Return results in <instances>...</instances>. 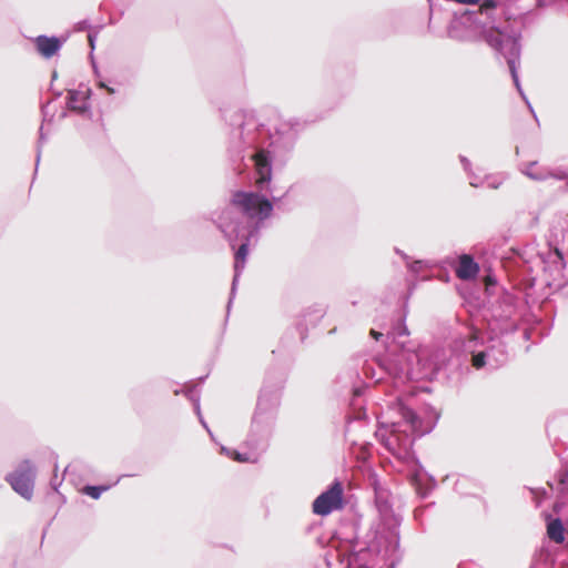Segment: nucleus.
Instances as JSON below:
<instances>
[{
  "instance_id": "nucleus-1",
  "label": "nucleus",
  "mask_w": 568,
  "mask_h": 568,
  "mask_svg": "<svg viewBox=\"0 0 568 568\" xmlns=\"http://www.w3.org/2000/svg\"><path fill=\"white\" fill-rule=\"evenodd\" d=\"M396 298L399 311L390 328L386 334L372 329L371 335L376 341L384 338L386 351L378 359V366L397 388L407 383L433 381L439 375L453 379L462 361L468 362L477 371H495L509 358L505 337L517 335L524 341L538 343L550 332V327L540 321L534 325L521 324L518 298L499 286L496 277L489 275L481 310L486 329L473 328L467 338L456 344L455 349H416L408 341L407 296L400 292Z\"/></svg>"
},
{
  "instance_id": "nucleus-2",
  "label": "nucleus",
  "mask_w": 568,
  "mask_h": 568,
  "mask_svg": "<svg viewBox=\"0 0 568 568\" xmlns=\"http://www.w3.org/2000/svg\"><path fill=\"white\" fill-rule=\"evenodd\" d=\"M226 126V151L237 174L255 172L260 191H271L273 168H283L295 145L300 123L290 120L265 123L254 110L227 106L221 109Z\"/></svg>"
},
{
  "instance_id": "nucleus-3",
  "label": "nucleus",
  "mask_w": 568,
  "mask_h": 568,
  "mask_svg": "<svg viewBox=\"0 0 568 568\" xmlns=\"http://www.w3.org/2000/svg\"><path fill=\"white\" fill-rule=\"evenodd\" d=\"M517 0H484L478 10L454 12L447 28L449 38L458 41H485L501 55L508 65L514 85L528 105L536 121L537 115L520 84L518 65L521 55L523 12H510Z\"/></svg>"
},
{
  "instance_id": "nucleus-4",
  "label": "nucleus",
  "mask_w": 568,
  "mask_h": 568,
  "mask_svg": "<svg viewBox=\"0 0 568 568\" xmlns=\"http://www.w3.org/2000/svg\"><path fill=\"white\" fill-rule=\"evenodd\" d=\"M272 194V200L266 195L256 192L236 191L232 195L231 205L219 216L217 227L227 240L234 252V276L227 302V313L235 295L236 285L242 271L245 267L246 258L252 243H256L264 222L271 216L274 204L286 196Z\"/></svg>"
},
{
  "instance_id": "nucleus-5",
  "label": "nucleus",
  "mask_w": 568,
  "mask_h": 568,
  "mask_svg": "<svg viewBox=\"0 0 568 568\" xmlns=\"http://www.w3.org/2000/svg\"><path fill=\"white\" fill-rule=\"evenodd\" d=\"M388 409L398 419L379 422L375 435L389 453L407 466L412 484L417 494L425 498L436 486V480L425 471L413 447L416 438L429 433L433 427H424L423 419L402 396L390 400Z\"/></svg>"
},
{
  "instance_id": "nucleus-6",
  "label": "nucleus",
  "mask_w": 568,
  "mask_h": 568,
  "mask_svg": "<svg viewBox=\"0 0 568 568\" xmlns=\"http://www.w3.org/2000/svg\"><path fill=\"white\" fill-rule=\"evenodd\" d=\"M285 381L283 373L273 369L266 373L244 440L247 449L257 453H265L268 449L278 418Z\"/></svg>"
},
{
  "instance_id": "nucleus-7",
  "label": "nucleus",
  "mask_w": 568,
  "mask_h": 568,
  "mask_svg": "<svg viewBox=\"0 0 568 568\" xmlns=\"http://www.w3.org/2000/svg\"><path fill=\"white\" fill-rule=\"evenodd\" d=\"M367 541H359L358 538L352 544V552L348 558V568H377L378 555L382 548V540H385V535L378 538L377 532L368 536ZM385 542V547L387 542Z\"/></svg>"
},
{
  "instance_id": "nucleus-8",
  "label": "nucleus",
  "mask_w": 568,
  "mask_h": 568,
  "mask_svg": "<svg viewBox=\"0 0 568 568\" xmlns=\"http://www.w3.org/2000/svg\"><path fill=\"white\" fill-rule=\"evenodd\" d=\"M375 506L383 520L386 551L395 552L399 548L400 519L393 514L392 505L384 491L375 488Z\"/></svg>"
},
{
  "instance_id": "nucleus-9",
  "label": "nucleus",
  "mask_w": 568,
  "mask_h": 568,
  "mask_svg": "<svg viewBox=\"0 0 568 568\" xmlns=\"http://www.w3.org/2000/svg\"><path fill=\"white\" fill-rule=\"evenodd\" d=\"M323 305H313L306 308L298 322L286 329L281 338V345L284 348L293 347L297 342L303 344L307 338L308 326L315 327L325 315Z\"/></svg>"
},
{
  "instance_id": "nucleus-10",
  "label": "nucleus",
  "mask_w": 568,
  "mask_h": 568,
  "mask_svg": "<svg viewBox=\"0 0 568 568\" xmlns=\"http://www.w3.org/2000/svg\"><path fill=\"white\" fill-rule=\"evenodd\" d=\"M11 488L27 500L33 496L36 467L31 460H22L17 468L6 476Z\"/></svg>"
},
{
  "instance_id": "nucleus-11",
  "label": "nucleus",
  "mask_w": 568,
  "mask_h": 568,
  "mask_svg": "<svg viewBox=\"0 0 568 568\" xmlns=\"http://www.w3.org/2000/svg\"><path fill=\"white\" fill-rule=\"evenodd\" d=\"M343 493V485L338 480H334L326 490L314 499L313 513L318 516H327L332 511L341 509L344 505Z\"/></svg>"
},
{
  "instance_id": "nucleus-12",
  "label": "nucleus",
  "mask_w": 568,
  "mask_h": 568,
  "mask_svg": "<svg viewBox=\"0 0 568 568\" xmlns=\"http://www.w3.org/2000/svg\"><path fill=\"white\" fill-rule=\"evenodd\" d=\"M92 90L89 87L80 85L79 89H70L67 91V108L80 115H90L91 105L90 98Z\"/></svg>"
},
{
  "instance_id": "nucleus-13",
  "label": "nucleus",
  "mask_w": 568,
  "mask_h": 568,
  "mask_svg": "<svg viewBox=\"0 0 568 568\" xmlns=\"http://www.w3.org/2000/svg\"><path fill=\"white\" fill-rule=\"evenodd\" d=\"M65 38L40 34L33 39L37 52L44 59L54 57L62 48Z\"/></svg>"
},
{
  "instance_id": "nucleus-14",
  "label": "nucleus",
  "mask_w": 568,
  "mask_h": 568,
  "mask_svg": "<svg viewBox=\"0 0 568 568\" xmlns=\"http://www.w3.org/2000/svg\"><path fill=\"white\" fill-rule=\"evenodd\" d=\"M455 271L459 280L471 281L478 276L480 267L473 256L463 254L458 258Z\"/></svg>"
},
{
  "instance_id": "nucleus-15",
  "label": "nucleus",
  "mask_w": 568,
  "mask_h": 568,
  "mask_svg": "<svg viewBox=\"0 0 568 568\" xmlns=\"http://www.w3.org/2000/svg\"><path fill=\"white\" fill-rule=\"evenodd\" d=\"M556 489L558 493L556 508L560 506H568V466H565L557 471Z\"/></svg>"
},
{
  "instance_id": "nucleus-16",
  "label": "nucleus",
  "mask_w": 568,
  "mask_h": 568,
  "mask_svg": "<svg viewBox=\"0 0 568 568\" xmlns=\"http://www.w3.org/2000/svg\"><path fill=\"white\" fill-rule=\"evenodd\" d=\"M547 536L556 544H561L565 540V526L560 518H552L551 516L548 517Z\"/></svg>"
},
{
  "instance_id": "nucleus-17",
  "label": "nucleus",
  "mask_w": 568,
  "mask_h": 568,
  "mask_svg": "<svg viewBox=\"0 0 568 568\" xmlns=\"http://www.w3.org/2000/svg\"><path fill=\"white\" fill-rule=\"evenodd\" d=\"M555 560L551 552L547 549H539L534 554L529 568H554Z\"/></svg>"
},
{
  "instance_id": "nucleus-18",
  "label": "nucleus",
  "mask_w": 568,
  "mask_h": 568,
  "mask_svg": "<svg viewBox=\"0 0 568 568\" xmlns=\"http://www.w3.org/2000/svg\"><path fill=\"white\" fill-rule=\"evenodd\" d=\"M126 476L128 475H122V476L118 477V479L113 484H110V485H85L81 489V491H82V494L91 497L92 499H99L104 491H106L110 488H112L113 486H115L121 480V478L126 477Z\"/></svg>"
},
{
  "instance_id": "nucleus-19",
  "label": "nucleus",
  "mask_w": 568,
  "mask_h": 568,
  "mask_svg": "<svg viewBox=\"0 0 568 568\" xmlns=\"http://www.w3.org/2000/svg\"><path fill=\"white\" fill-rule=\"evenodd\" d=\"M264 453H257V452H255L253 449H247V452H244V453H241L239 450L233 449L232 454L230 455V458L235 460V462H239V463L255 464V463L258 462L260 457Z\"/></svg>"
},
{
  "instance_id": "nucleus-20",
  "label": "nucleus",
  "mask_w": 568,
  "mask_h": 568,
  "mask_svg": "<svg viewBox=\"0 0 568 568\" xmlns=\"http://www.w3.org/2000/svg\"><path fill=\"white\" fill-rule=\"evenodd\" d=\"M366 417L367 416H366V412H365L364 408H359L357 410H353L351 414H348L346 416V426H345V430H344V436H345V439L349 440L353 445H355L356 442L349 439L351 424H352V422L363 423V422H365Z\"/></svg>"
},
{
  "instance_id": "nucleus-21",
  "label": "nucleus",
  "mask_w": 568,
  "mask_h": 568,
  "mask_svg": "<svg viewBox=\"0 0 568 568\" xmlns=\"http://www.w3.org/2000/svg\"><path fill=\"white\" fill-rule=\"evenodd\" d=\"M346 375H347L346 376L347 381L345 382L343 387L345 389H348V392L352 393L355 398L361 397L362 396V389L354 385V379H359L358 373L356 371H348L346 373Z\"/></svg>"
},
{
  "instance_id": "nucleus-22",
  "label": "nucleus",
  "mask_w": 568,
  "mask_h": 568,
  "mask_svg": "<svg viewBox=\"0 0 568 568\" xmlns=\"http://www.w3.org/2000/svg\"><path fill=\"white\" fill-rule=\"evenodd\" d=\"M174 394H183L190 402H193L194 398H200L197 385L193 383H187L183 389H174Z\"/></svg>"
},
{
  "instance_id": "nucleus-23",
  "label": "nucleus",
  "mask_w": 568,
  "mask_h": 568,
  "mask_svg": "<svg viewBox=\"0 0 568 568\" xmlns=\"http://www.w3.org/2000/svg\"><path fill=\"white\" fill-rule=\"evenodd\" d=\"M395 252L404 258V261L406 262V265L410 272L417 274L422 271V267H423L422 260L410 261V257L407 254H405L403 251H400L399 248H395Z\"/></svg>"
},
{
  "instance_id": "nucleus-24",
  "label": "nucleus",
  "mask_w": 568,
  "mask_h": 568,
  "mask_svg": "<svg viewBox=\"0 0 568 568\" xmlns=\"http://www.w3.org/2000/svg\"><path fill=\"white\" fill-rule=\"evenodd\" d=\"M62 95V91H53V98L48 101L45 104H42L41 106V114H42V121L43 122H51L54 118V113H51L48 109L49 104L55 100L59 99Z\"/></svg>"
},
{
  "instance_id": "nucleus-25",
  "label": "nucleus",
  "mask_w": 568,
  "mask_h": 568,
  "mask_svg": "<svg viewBox=\"0 0 568 568\" xmlns=\"http://www.w3.org/2000/svg\"><path fill=\"white\" fill-rule=\"evenodd\" d=\"M434 505H435V503H434V501H432V503H428V504H426V505H422V506H419V507H416V508L414 509V519L418 523V525H419V527H420V529H422L423 531H425V526H424V521H423V516H424L425 511H426L427 509H429L430 507H433Z\"/></svg>"
},
{
  "instance_id": "nucleus-26",
  "label": "nucleus",
  "mask_w": 568,
  "mask_h": 568,
  "mask_svg": "<svg viewBox=\"0 0 568 568\" xmlns=\"http://www.w3.org/2000/svg\"><path fill=\"white\" fill-rule=\"evenodd\" d=\"M523 173L535 181H545L551 174L546 170H535V172H530V170H524Z\"/></svg>"
},
{
  "instance_id": "nucleus-27",
  "label": "nucleus",
  "mask_w": 568,
  "mask_h": 568,
  "mask_svg": "<svg viewBox=\"0 0 568 568\" xmlns=\"http://www.w3.org/2000/svg\"><path fill=\"white\" fill-rule=\"evenodd\" d=\"M523 173L535 181H545L551 174L546 170H535V172H530V170H524Z\"/></svg>"
},
{
  "instance_id": "nucleus-28",
  "label": "nucleus",
  "mask_w": 568,
  "mask_h": 568,
  "mask_svg": "<svg viewBox=\"0 0 568 568\" xmlns=\"http://www.w3.org/2000/svg\"><path fill=\"white\" fill-rule=\"evenodd\" d=\"M95 85L98 89L104 90L109 95H114L116 93V90L113 87H110L109 81L102 77L95 80Z\"/></svg>"
},
{
  "instance_id": "nucleus-29",
  "label": "nucleus",
  "mask_w": 568,
  "mask_h": 568,
  "mask_svg": "<svg viewBox=\"0 0 568 568\" xmlns=\"http://www.w3.org/2000/svg\"><path fill=\"white\" fill-rule=\"evenodd\" d=\"M47 138L43 132V124L39 129V140H38V146H37V160H36V169L39 165L40 158H41V146L45 142Z\"/></svg>"
},
{
  "instance_id": "nucleus-30",
  "label": "nucleus",
  "mask_w": 568,
  "mask_h": 568,
  "mask_svg": "<svg viewBox=\"0 0 568 568\" xmlns=\"http://www.w3.org/2000/svg\"><path fill=\"white\" fill-rule=\"evenodd\" d=\"M469 178V184L474 187H480L484 185L485 180H481L478 175H476L473 171L470 174H467Z\"/></svg>"
},
{
  "instance_id": "nucleus-31",
  "label": "nucleus",
  "mask_w": 568,
  "mask_h": 568,
  "mask_svg": "<svg viewBox=\"0 0 568 568\" xmlns=\"http://www.w3.org/2000/svg\"><path fill=\"white\" fill-rule=\"evenodd\" d=\"M485 182L487 183V187L496 190L501 185V181L495 176H486Z\"/></svg>"
},
{
  "instance_id": "nucleus-32",
  "label": "nucleus",
  "mask_w": 568,
  "mask_h": 568,
  "mask_svg": "<svg viewBox=\"0 0 568 568\" xmlns=\"http://www.w3.org/2000/svg\"><path fill=\"white\" fill-rule=\"evenodd\" d=\"M91 29V23L88 19L81 20L75 23L74 30L78 32L87 31Z\"/></svg>"
},
{
  "instance_id": "nucleus-33",
  "label": "nucleus",
  "mask_w": 568,
  "mask_h": 568,
  "mask_svg": "<svg viewBox=\"0 0 568 568\" xmlns=\"http://www.w3.org/2000/svg\"><path fill=\"white\" fill-rule=\"evenodd\" d=\"M459 161L463 165V169L464 171L467 173V174H470V172L473 171L471 169V162L469 161L468 158H466L465 155H459Z\"/></svg>"
},
{
  "instance_id": "nucleus-34",
  "label": "nucleus",
  "mask_w": 568,
  "mask_h": 568,
  "mask_svg": "<svg viewBox=\"0 0 568 568\" xmlns=\"http://www.w3.org/2000/svg\"><path fill=\"white\" fill-rule=\"evenodd\" d=\"M191 403L193 404V409H194V413L196 414V416L197 417L203 416L202 412H201V406H200V398H194V400Z\"/></svg>"
},
{
  "instance_id": "nucleus-35",
  "label": "nucleus",
  "mask_w": 568,
  "mask_h": 568,
  "mask_svg": "<svg viewBox=\"0 0 568 568\" xmlns=\"http://www.w3.org/2000/svg\"><path fill=\"white\" fill-rule=\"evenodd\" d=\"M95 40H97V33L89 32L88 42H89L91 50H94V48H95Z\"/></svg>"
},
{
  "instance_id": "nucleus-36",
  "label": "nucleus",
  "mask_w": 568,
  "mask_h": 568,
  "mask_svg": "<svg viewBox=\"0 0 568 568\" xmlns=\"http://www.w3.org/2000/svg\"><path fill=\"white\" fill-rule=\"evenodd\" d=\"M197 418H199L200 424L203 426V428L209 433L210 437L212 439H214L213 433L211 432V429H210L207 423L205 422L204 417L201 416V417H197Z\"/></svg>"
},
{
  "instance_id": "nucleus-37",
  "label": "nucleus",
  "mask_w": 568,
  "mask_h": 568,
  "mask_svg": "<svg viewBox=\"0 0 568 568\" xmlns=\"http://www.w3.org/2000/svg\"><path fill=\"white\" fill-rule=\"evenodd\" d=\"M232 450L233 449H230L225 446H221V454L226 455L227 457H230V455L232 454Z\"/></svg>"
},
{
  "instance_id": "nucleus-38",
  "label": "nucleus",
  "mask_w": 568,
  "mask_h": 568,
  "mask_svg": "<svg viewBox=\"0 0 568 568\" xmlns=\"http://www.w3.org/2000/svg\"><path fill=\"white\" fill-rule=\"evenodd\" d=\"M93 72H94L95 80L102 77L98 69V65L94 62H93Z\"/></svg>"
},
{
  "instance_id": "nucleus-39",
  "label": "nucleus",
  "mask_w": 568,
  "mask_h": 568,
  "mask_svg": "<svg viewBox=\"0 0 568 568\" xmlns=\"http://www.w3.org/2000/svg\"><path fill=\"white\" fill-rule=\"evenodd\" d=\"M537 166V162H530L525 170H530V172H535V168Z\"/></svg>"
},
{
  "instance_id": "nucleus-40",
  "label": "nucleus",
  "mask_w": 568,
  "mask_h": 568,
  "mask_svg": "<svg viewBox=\"0 0 568 568\" xmlns=\"http://www.w3.org/2000/svg\"><path fill=\"white\" fill-rule=\"evenodd\" d=\"M206 377H207V375L199 377L196 385L199 386V385L203 384L205 382Z\"/></svg>"
},
{
  "instance_id": "nucleus-41",
  "label": "nucleus",
  "mask_w": 568,
  "mask_h": 568,
  "mask_svg": "<svg viewBox=\"0 0 568 568\" xmlns=\"http://www.w3.org/2000/svg\"><path fill=\"white\" fill-rule=\"evenodd\" d=\"M537 6L538 7H544L546 4H545L544 0H537Z\"/></svg>"
},
{
  "instance_id": "nucleus-42",
  "label": "nucleus",
  "mask_w": 568,
  "mask_h": 568,
  "mask_svg": "<svg viewBox=\"0 0 568 568\" xmlns=\"http://www.w3.org/2000/svg\"><path fill=\"white\" fill-rule=\"evenodd\" d=\"M57 77H58L57 71H53V72H52V80H55V79H57Z\"/></svg>"
},
{
  "instance_id": "nucleus-43",
  "label": "nucleus",
  "mask_w": 568,
  "mask_h": 568,
  "mask_svg": "<svg viewBox=\"0 0 568 568\" xmlns=\"http://www.w3.org/2000/svg\"><path fill=\"white\" fill-rule=\"evenodd\" d=\"M343 379L342 376H337V383H339Z\"/></svg>"
},
{
  "instance_id": "nucleus-44",
  "label": "nucleus",
  "mask_w": 568,
  "mask_h": 568,
  "mask_svg": "<svg viewBox=\"0 0 568 568\" xmlns=\"http://www.w3.org/2000/svg\"><path fill=\"white\" fill-rule=\"evenodd\" d=\"M65 116H67V113L62 112L61 118H65Z\"/></svg>"
}]
</instances>
